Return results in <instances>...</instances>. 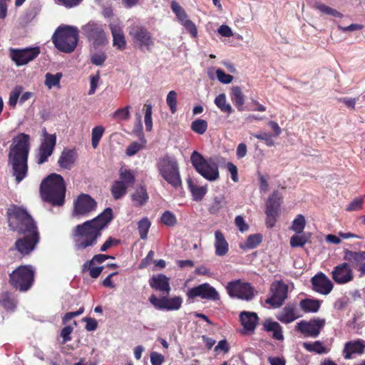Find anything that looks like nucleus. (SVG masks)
Masks as SVG:
<instances>
[{
  "label": "nucleus",
  "instance_id": "nucleus-23",
  "mask_svg": "<svg viewBox=\"0 0 365 365\" xmlns=\"http://www.w3.org/2000/svg\"><path fill=\"white\" fill-rule=\"evenodd\" d=\"M109 27L113 36V46L120 50H124L126 47V41L122 27L116 24H110Z\"/></svg>",
  "mask_w": 365,
  "mask_h": 365
},
{
  "label": "nucleus",
  "instance_id": "nucleus-54",
  "mask_svg": "<svg viewBox=\"0 0 365 365\" xmlns=\"http://www.w3.org/2000/svg\"><path fill=\"white\" fill-rule=\"evenodd\" d=\"M253 136L258 140H263L269 147L274 145L273 135L269 133L260 131L257 133L253 134Z\"/></svg>",
  "mask_w": 365,
  "mask_h": 365
},
{
  "label": "nucleus",
  "instance_id": "nucleus-64",
  "mask_svg": "<svg viewBox=\"0 0 365 365\" xmlns=\"http://www.w3.org/2000/svg\"><path fill=\"white\" fill-rule=\"evenodd\" d=\"M1 305L6 310L14 311L16 307V303L14 300L5 297L0 302Z\"/></svg>",
  "mask_w": 365,
  "mask_h": 365
},
{
  "label": "nucleus",
  "instance_id": "nucleus-58",
  "mask_svg": "<svg viewBox=\"0 0 365 365\" xmlns=\"http://www.w3.org/2000/svg\"><path fill=\"white\" fill-rule=\"evenodd\" d=\"M161 220L165 225L168 226H173L177 222L175 215L170 211H165L162 215Z\"/></svg>",
  "mask_w": 365,
  "mask_h": 365
},
{
  "label": "nucleus",
  "instance_id": "nucleus-47",
  "mask_svg": "<svg viewBox=\"0 0 365 365\" xmlns=\"http://www.w3.org/2000/svg\"><path fill=\"white\" fill-rule=\"evenodd\" d=\"M119 175L120 178V181L125 182L128 187L133 184L135 182V176L133 172L130 170L126 168H120L119 170Z\"/></svg>",
  "mask_w": 365,
  "mask_h": 365
},
{
  "label": "nucleus",
  "instance_id": "nucleus-31",
  "mask_svg": "<svg viewBox=\"0 0 365 365\" xmlns=\"http://www.w3.org/2000/svg\"><path fill=\"white\" fill-rule=\"evenodd\" d=\"M131 199L135 206H142L148 200V195L144 187H138L131 195Z\"/></svg>",
  "mask_w": 365,
  "mask_h": 365
},
{
  "label": "nucleus",
  "instance_id": "nucleus-27",
  "mask_svg": "<svg viewBox=\"0 0 365 365\" xmlns=\"http://www.w3.org/2000/svg\"><path fill=\"white\" fill-rule=\"evenodd\" d=\"M215 255L220 257L227 255L229 245L220 230L215 232Z\"/></svg>",
  "mask_w": 365,
  "mask_h": 365
},
{
  "label": "nucleus",
  "instance_id": "nucleus-62",
  "mask_svg": "<svg viewBox=\"0 0 365 365\" xmlns=\"http://www.w3.org/2000/svg\"><path fill=\"white\" fill-rule=\"evenodd\" d=\"M164 359L163 355L160 353L153 351L150 354V362L152 365H162Z\"/></svg>",
  "mask_w": 365,
  "mask_h": 365
},
{
  "label": "nucleus",
  "instance_id": "nucleus-30",
  "mask_svg": "<svg viewBox=\"0 0 365 365\" xmlns=\"http://www.w3.org/2000/svg\"><path fill=\"white\" fill-rule=\"evenodd\" d=\"M294 307L287 305L277 315L278 320L284 324H289L299 318Z\"/></svg>",
  "mask_w": 365,
  "mask_h": 365
},
{
  "label": "nucleus",
  "instance_id": "nucleus-60",
  "mask_svg": "<svg viewBox=\"0 0 365 365\" xmlns=\"http://www.w3.org/2000/svg\"><path fill=\"white\" fill-rule=\"evenodd\" d=\"M135 116L136 123L134 125L133 132L137 137H138L140 139V138H144L143 133V124L141 122V115L140 113H136Z\"/></svg>",
  "mask_w": 365,
  "mask_h": 365
},
{
  "label": "nucleus",
  "instance_id": "nucleus-5",
  "mask_svg": "<svg viewBox=\"0 0 365 365\" xmlns=\"http://www.w3.org/2000/svg\"><path fill=\"white\" fill-rule=\"evenodd\" d=\"M156 167L160 176L175 189L182 186L179 164L174 156L165 155L158 158Z\"/></svg>",
  "mask_w": 365,
  "mask_h": 365
},
{
  "label": "nucleus",
  "instance_id": "nucleus-49",
  "mask_svg": "<svg viewBox=\"0 0 365 365\" xmlns=\"http://www.w3.org/2000/svg\"><path fill=\"white\" fill-rule=\"evenodd\" d=\"M262 237L259 234L250 235L246 243L244 245H241L240 247L243 249H253L262 242Z\"/></svg>",
  "mask_w": 365,
  "mask_h": 365
},
{
  "label": "nucleus",
  "instance_id": "nucleus-46",
  "mask_svg": "<svg viewBox=\"0 0 365 365\" xmlns=\"http://www.w3.org/2000/svg\"><path fill=\"white\" fill-rule=\"evenodd\" d=\"M190 127L194 133L202 135L206 132L208 124L205 120L197 119L192 122Z\"/></svg>",
  "mask_w": 365,
  "mask_h": 365
},
{
  "label": "nucleus",
  "instance_id": "nucleus-15",
  "mask_svg": "<svg viewBox=\"0 0 365 365\" xmlns=\"http://www.w3.org/2000/svg\"><path fill=\"white\" fill-rule=\"evenodd\" d=\"M325 319L316 318L309 321L302 320L297 324L296 329L304 336L317 338L325 326Z\"/></svg>",
  "mask_w": 365,
  "mask_h": 365
},
{
  "label": "nucleus",
  "instance_id": "nucleus-41",
  "mask_svg": "<svg viewBox=\"0 0 365 365\" xmlns=\"http://www.w3.org/2000/svg\"><path fill=\"white\" fill-rule=\"evenodd\" d=\"M145 138H140V142H133L126 148L125 154L129 157L135 155L145 147Z\"/></svg>",
  "mask_w": 365,
  "mask_h": 365
},
{
  "label": "nucleus",
  "instance_id": "nucleus-6",
  "mask_svg": "<svg viewBox=\"0 0 365 365\" xmlns=\"http://www.w3.org/2000/svg\"><path fill=\"white\" fill-rule=\"evenodd\" d=\"M52 42L60 51L71 53L78 42V29L73 26H60L52 36Z\"/></svg>",
  "mask_w": 365,
  "mask_h": 365
},
{
  "label": "nucleus",
  "instance_id": "nucleus-36",
  "mask_svg": "<svg viewBox=\"0 0 365 365\" xmlns=\"http://www.w3.org/2000/svg\"><path fill=\"white\" fill-rule=\"evenodd\" d=\"M188 187L192 193L193 200L195 201H200L207 192L206 186L196 185L191 180L188 181Z\"/></svg>",
  "mask_w": 365,
  "mask_h": 365
},
{
  "label": "nucleus",
  "instance_id": "nucleus-57",
  "mask_svg": "<svg viewBox=\"0 0 365 365\" xmlns=\"http://www.w3.org/2000/svg\"><path fill=\"white\" fill-rule=\"evenodd\" d=\"M364 199L356 197L346 207V210L349 212L360 210L363 207Z\"/></svg>",
  "mask_w": 365,
  "mask_h": 365
},
{
  "label": "nucleus",
  "instance_id": "nucleus-29",
  "mask_svg": "<svg viewBox=\"0 0 365 365\" xmlns=\"http://www.w3.org/2000/svg\"><path fill=\"white\" fill-rule=\"evenodd\" d=\"M364 348L365 344L361 340L347 342L344 349L345 359H351L353 354L363 353Z\"/></svg>",
  "mask_w": 365,
  "mask_h": 365
},
{
  "label": "nucleus",
  "instance_id": "nucleus-39",
  "mask_svg": "<svg viewBox=\"0 0 365 365\" xmlns=\"http://www.w3.org/2000/svg\"><path fill=\"white\" fill-rule=\"evenodd\" d=\"M313 7L323 14L332 16L336 18H341L342 16V14L339 11L325 5L322 1H317Z\"/></svg>",
  "mask_w": 365,
  "mask_h": 365
},
{
  "label": "nucleus",
  "instance_id": "nucleus-43",
  "mask_svg": "<svg viewBox=\"0 0 365 365\" xmlns=\"http://www.w3.org/2000/svg\"><path fill=\"white\" fill-rule=\"evenodd\" d=\"M62 78L61 73H57L56 74H51L50 73H47L45 75V85L48 88L51 89L53 87H59L60 86V80Z\"/></svg>",
  "mask_w": 365,
  "mask_h": 365
},
{
  "label": "nucleus",
  "instance_id": "nucleus-34",
  "mask_svg": "<svg viewBox=\"0 0 365 365\" xmlns=\"http://www.w3.org/2000/svg\"><path fill=\"white\" fill-rule=\"evenodd\" d=\"M303 347L309 352H315L319 354H327L329 349L323 345V343L320 341H316L314 342H304L302 344Z\"/></svg>",
  "mask_w": 365,
  "mask_h": 365
},
{
  "label": "nucleus",
  "instance_id": "nucleus-42",
  "mask_svg": "<svg viewBox=\"0 0 365 365\" xmlns=\"http://www.w3.org/2000/svg\"><path fill=\"white\" fill-rule=\"evenodd\" d=\"M306 225V220L303 215L299 214L292 221L290 226V230L294 232L296 234L302 233Z\"/></svg>",
  "mask_w": 365,
  "mask_h": 365
},
{
  "label": "nucleus",
  "instance_id": "nucleus-1",
  "mask_svg": "<svg viewBox=\"0 0 365 365\" xmlns=\"http://www.w3.org/2000/svg\"><path fill=\"white\" fill-rule=\"evenodd\" d=\"M9 227L14 231L25 235L16 240V248L21 254L28 255L35 249L39 241L37 227L31 215L21 207H14L9 210Z\"/></svg>",
  "mask_w": 365,
  "mask_h": 365
},
{
  "label": "nucleus",
  "instance_id": "nucleus-28",
  "mask_svg": "<svg viewBox=\"0 0 365 365\" xmlns=\"http://www.w3.org/2000/svg\"><path fill=\"white\" fill-rule=\"evenodd\" d=\"M264 329L268 332L272 333V338L279 341L284 339L282 327L277 322L270 319H267L263 323Z\"/></svg>",
  "mask_w": 365,
  "mask_h": 365
},
{
  "label": "nucleus",
  "instance_id": "nucleus-19",
  "mask_svg": "<svg viewBox=\"0 0 365 365\" xmlns=\"http://www.w3.org/2000/svg\"><path fill=\"white\" fill-rule=\"evenodd\" d=\"M172 9L175 14L178 22L185 28V29L195 38L197 36V29L195 24L189 19L184 9L176 2L173 1Z\"/></svg>",
  "mask_w": 365,
  "mask_h": 365
},
{
  "label": "nucleus",
  "instance_id": "nucleus-26",
  "mask_svg": "<svg viewBox=\"0 0 365 365\" xmlns=\"http://www.w3.org/2000/svg\"><path fill=\"white\" fill-rule=\"evenodd\" d=\"M76 158V153L73 150H63L58 158V163L63 169L70 170Z\"/></svg>",
  "mask_w": 365,
  "mask_h": 365
},
{
  "label": "nucleus",
  "instance_id": "nucleus-21",
  "mask_svg": "<svg viewBox=\"0 0 365 365\" xmlns=\"http://www.w3.org/2000/svg\"><path fill=\"white\" fill-rule=\"evenodd\" d=\"M313 289L324 295L329 294L333 289V283L322 272L317 274L312 278Z\"/></svg>",
  "mask_w": 365,
  "mask_h": 365
},
{
  "label": "nucleus",
  "instance_id": "nucleus-59",
  "mask_svg": "<svg viewBox=\"0 0 365 365\" xmlns=\"http://www.w3.org/2000/svg\"><path fill=\"white\" fill-rule=\"evenodd\" d=\"M217 78L218 81L224 84L230 83L233 80V76L230 74L225 73L222 69L217 68L215 71Z\"/></svg>",
  "mask_w": 365,
  "mask_h": 365
},
{
  "label": "nucleus",
  "instance_id": "nucleus-37",
  "mask_svg": "<svg viewBox=\"0 0 365 365\" xmlns=\"http://www.w3.org/2000/svg\"><path fill=\"white\" fill-rule=\"evenodd\" d=\"M227 205V202L223 195H218L213 198V200L210 205L209 211L212 214H215L220 210L225 208Z\"/></svg>",
  "mask_w": 365,
  "mask_h": 365
},
{
  "label": "nucleus",
  "instance_id": "nucleus-40",
  "mask_svg": "<svg viewBox=\"0 0 365 365\" xmlns=\"http://www.w3.org/2000/svg\"><path fill=\"white\" fill-rule=\"evenodd\" d=\"M309 234H297L291 237L290 238V246L292 247H302L309 241Z\"/></svg>",
  "mask_w": 365,
  "mask_h": 365
},
{
  "label": "nucleus",
  "instance_id": "nucleus-50",
  "mask_svg": "<svg viewBox=\"0 0 365 365\" xmlns=\"http://www.w3.org/2000/svg\"><path fill=\"white\" fill-rule=\"evenodd\" d=\"M130 106H127L124 108H120L117 109L113 113V118L117 120H127L129 119L130 116Z\"/></svg>",
  "mask_w": 365,
  "mask_h": 365
},
{
  "label": "nucleus",
  "instance_id": "nucleus-33",
  "mask_svg": "<svg viewBox=\"0 0 365 365\" xmlns=\"http://www.w3.org/2000/svg\"><path fill=\"white\" fill-rule=\"evenodd\" d=\"M321 301L314 299H305L300 302V307L305 312H317L321 306Z\"/></svg>",
  "mask_w": 365,
  "mask_h": 365
},
{
  "label": "nucleus",
  "instance_id": "nucleus-38",
  "mask_svg": "<svg viewBox=\"0 0 365 365\" xmlns=\"http://www.w3.org/2000/svg\"><path fill=\"white\" fill-rule=\"evenodd\" d=\"M214 103L215 106L220 109L221 111L224 113H227V114H230L232 113L233 109L230 103H227V98L225 93H221L218 95Z\"/></svg>",
  "mask_w": 365,
  "mask_h": 365
},
{
  "label": "nucleus",
  "instance_id": "nucleus-61",
  "mask_svg": "<svg viewBox=\"0 0 365 365\" xmlns=\"http://www.w3.org/2000/svg\"><path fill=\"white\" fill-rule=\"evenodd\" d=\"M149 302L158 309H164L165 308V297L159 299L155 295L152 294L149 297Z\"/></svg>",
  "mask_w": 365,
  "mask_h": 365
},
{
  "label": "nucleus",
  "instance_id": "nucleus-56",
  "mask_svg": "<svg viewBox=\"0 0 365 365\" xmlns=\"http://www.w3.org/2000/svg\"><path fill=\"white\" fill-rule=\"evenodd\" d=\"M107 259H108V255L101 254L96 255L91 261H88L83 264L82 270L83 272H86V269L90 268L94 261L97 262L98 263H102Z\"/></svg>",
  "mask_w": 365,
  "mask_h": 365
},
{
  "label": "nucleus",
  "instance_id": "nucleus-24",
  "mask_svg": "<svg viewBox=\"0 0 365 365\" xmlns=\"http://www.w3.org/2000/svg\"><path fill=\"white\" fill-rule=\"evenodd\" d=\"M149 284L153 289L160 292L168 294L170 291L169 278L162 274L153 276L149 281Z\"/></svg>",
  "mask_w": 365,
  "mask_h": 365
},
{
  "label": "nucleus",
  "instance_id": "nucleus-48",
  "mask_svg": "<svg viewBox=\"0 0 365 365\" xmlns=\"http://www.w3.org/2000/svg\"><path fill=\"white\" fill-rule=\"evenodd\" d=\"M23 87L21 86H15L9 94V98L8 104L12 108H14L16 106L18 99L20 98V96L22 93Z\"/></svg>",
  "mask_w": 365,
  "mask_h": 365
},
{
  "label": "nucleus",
  "instance_id": "nucleus-22",
  "mask_svg": "<svg viewBox=\"0 0 365 365\" xmlns=\"http://www.w3.org/2000/svg\"><path fill=\"white\" fill-rule=\"evenodd\" d=\"M279 202L280 197L277 192H274L268 199L265 212L267 216V225L269 227H272L274 224Z\"/></svg>",
  "mask_w": 365,
  "mask_h": 365
},
{
  "label": "nucleus",
  "instance_id": "nucleus-8",
  "mask_svg": "<svg viewBox=\"0 0 365 365\" xmlns=\"http://www.w3.org/2000/svg\"><path fill=\"white\" fill-rule=\"evenodd\" d=\"M128 34L135 48L143 52H151L155 46V41L152 34L146 28L139 25H133L128 28Z\"/></svg>",
  "mask_w": 365,
  "mask_h": 365
},
{
  "label": "nucleus",
  "instance_id": "nucleus-16",
  "mask_svg": "<svg viewBox=\"0 0 365 365\" xmlns=\"http://www.w3.org/2000/svg\"><path fill=\"white\" fill-rule=\"evenodd\" d=\"M56 144V136L55 134H48L46 130H43V139L41 141L37 155V163L43 164L48 160L52 155Z\"/></svg>",
  "mask_w": 365,
  "mask_h": 365
},
{
  "label": "nucleus",
  "instance_id": "nucleus-10",
  "mask_svg": "<svg viewBox=\"0 0 365 365\" xmlns=\"http://www.w3.org/2000/svg\"><path fill=\"white\" fill-rule=\"evenodd\" d=\"M81 31L83 34L94 46H103L107 43L108 37L101 24L90 21L82 26Z\"/></svg>",
  "mask_w": 365,
  "mask_h": 365
},
{
  "label": "nucleus",
  "instance_id": "nucleus-9",
  "mask_svg": "<svg viewBox=\"0 0 365 365\" xmlns=\"http://www.w3.org/2000/svg\"><path fill=\"white\" fill-rule=\"evenodd\" d=\"M34 270L30 265H21L10 274V282L20 291H27L34 282Z\"/></svg>",
  "mask_w": 365,
  "mask_h": 365
},
{
  "label": "nucleus",
  "instance_id": "nucleus-25",
  "mask_svg": "<svg viewBox=\"0 0 365 365\" xmlns=\"http://www.w3.org/2000/svg\"><path fill=\"white\" fill-rule=\"evenodd\" d=\"M240 319L242 327L247 331H254L258 322L257 314L251 312H242L240 314Z\"/></svg>",
  "mask_w": 365,
  "mask_h": 365
},
{
  "label": "nucleus",
  "instance_id": "nucleus-18",
  "mask_svg": "<svg viewBox=\"0 0 365 365\" xmlns=\"http://www.w3.org/2000/svg\"><path fill=\"white\" fill-rule=\"evenodd\" d=\"M344 259L348 262L361 275H365V251H352L344 249Z\"/></svg>",
  "mask_w": 365,
  "mask_h": 365
},
{
  "label": "nucleus",
  "instance_id": "nucleus-52",
  "mask_svg": "<svg viewBox=\"0 0 365 365\" xmlns=\"http://www.w3.org/2000/svg\"><path fill=\"white\" fill-rule=\"evenodd\" d=\"M166 103L170 112L174 114L177 111V93L175 91H170L168 93Z\"/></svg>",
  "mask_w": 365,
  "mask_h": 365
},
{
  "label": "nucleus",
  "instance_id": "nucleus-45",
  "mask_svg": "<svg viewBox=\"0 0 365 365\" xmlns=\"http://www.w3.org/2000/svg\"><path fill=\"white\" fill-rule=\"evenodd\" d=\"M105 132V128L102 125H98L92 129L91 144L93 148H96Z\"/></svg>",
  "mask_w": 365,
  "mask_h": 365
},
{
  "label": "nucleus",
  "instance_id": "nucleus-44",
  "mask_svg": "<svg viewBox=\"0 0 365 365\" xmlns=\"http://www.w3.org/2000/svg\"><path fill=\"white\" fill-rule=\"evenodd\" d=\"M182 299L180 297H174L173 298L165 297V310L172 311L178 310L182 305Z\"/></svg>",
  "mask_w": 365,
  "mask_h": 365
},
{
  "label": "nucleus",
  "instance_id": "nucleus-20",
  "mask_svg": "<svg viewBox=\"0 0 365 365\" xmlns=\"http://www.w3.org/2000/svg\"><path fill=\"white\" fill-rule=\"evenodd\" d=\"M351 264L348 262H343L336 266L331 272L332 279L335 282L343 284L351 282L354 278Z\"/></svg>",
  "mask_w": 365,
  "mask_h": 365
},
{
  "label": "nucleus",
  "instance_id": "nucleus-17",
  "mask_svg": "<svg viewBox=\"0 0 365 365\" xmlns=\"http://www.w3.org/2000/svg\"><path fill=\"white\" fill-rule=\"evenodd\" d=\"M187 297L191 299L199 297L203 299L212 301L220 299L218 292L208 283H204L189 289Z\"/></svg>",
  "mask_w": 365,
  "mask_h": 365
},
{
  "label": "nucleus",
  "instance_id": "nucleus-2",
  "mask_svg": "<svg viewBox=\"0 0 365 365\" xmlns=\"http://www.w3.org/2000/svg\"><path fill=\"white\" fill-rule=\"evenodd\" d=\"M113 219V210L106 208L101 214L91 220L78 225L75 228L74 242L77 250H83L96 243L101 231Z\"/></svg>",
  "mask_w": 365,
  "mask_h": 365
},
{
  "label": "nucleus",
  "instance_id": "nucleus-14",
  "mask_svg": "<svg viewBox=\"0 0 365 365\" xmlns=\"http://www.w3.org/2000/svg\"><path fill=\"white\" fill-rule=\"evenodd\" d=\"M10 57L17 66L27 64L40 53L39 47H28L23 49L11 48Z\"/></svg>",
  "mask_w": 365,
  "mask_h": 365
},
{
  "label": "nucleus",
  "instance_id": "nucleus-55",
  "mask_svg": "<svg viewBox=\"0 0 365 365\" xmlns=\"http://www.w3.org/2000/svg\"><path fill=\"white\" fill-rule=\"evenodd\" d=\"M106 54L103 51H97L91 56V61L96 66H102L106 60Z\"/></svg>",
  "mask_w": 365,
  "mask_h": 365
},
{
  "label": "nucleus",
  "instance_id": "nucleus-32",
  "mask_svg": "<svg viewBox=\"0 0 365 365\" xmlns=\"http://www.w3.org/2000/svg\"><path fill=\"white\" fill-rule=\"evenodd\" d=\"M231 100L239 110H242L245 103V96L239 86H234L231 89Z\"/></svg>",
  "mask_w": 365,
  "mask_h": 365
},
{
  "label": "nucleus",
  "instance_id": "nucleus-7",
  "mask_svg": "<svg viewBox=\"0 0 365 365\" xmlns=\"http://www.w3.org/2000/svg\"><path fill=\"white\" fill-rule=\"evenodd\" d=\"M190 161L196 171L206 180L213 182L219 179L218 165L212 158L205 159L197 151H193L190 156Z\"/></svg>",
  "mask_w": 365,
  "mask_h": 365
},
{
  "label": "nucleus",
  "instance_id": "nucleus-53",
  "mask_svg": "<svg viewBox=\"0 0 365 365\" xmlns=\"http://www.w3.org/2000/svg\"><path fill=\"white\" fill-rule=\"evenodd\" d=\"M152 106L150 104H146L145 106V125L147 131H150L153 128V120H152Z\"/></svg>",
  "mask_w": 365,
  "mask_h": 365
},
{
  "label": "nucleus",
  "instance_id": "nucleus-63",
  "mask_svg": "<svg viewBox=\"0 0 365 365\" xmlns=\"http://www.w3.org/2000/svg\"><path fill=\"white\" fill-rule=\"evenodd\" d=\"M73 332V328L70 326L65 327L62 329L61 336L63 339V343H66L71 340V334Z\"/></svg>",
  "mask_w": 365,
  "mask_h": 365
},
{
  "label": "nucleus",
  "instance_id": "nucleus-3",
  "mask_svg": "<svg viewBox=\"0 0 365 365\" xmlns=\"http://www.w3.org/2000/svg\"><path fill=\"white\" fill-rule=\"evenodd\" d=\"M29 150L30 136L28 134L21 133L13 138L8 158L17 182L23 180L27 175Z\"/></svg>",
  "mask_w": 365,
  "mask_h": 365
},
{
  "label": "nucleus",
  "instance_id": "nucleus-13",
  "mask_svg": "<svg viewBox=\"0 0 365 365\" xmlns=\"http://www.w3.org/2000/svg\"><path fill=\"white\" fill-rule=\"evenodd\" d=\"M228 294L231 297H237L246 301L251 300L254 297L253 288L249 283L241 280L228 282L226 287Z\"/></svg>",
  "mask_w": 365,
  "mask_h": 365
},
{
  "label": "nucleus",
  "instance_id": "nucleus-11",
  "mask_svg": "<svg viewBox=\"0 0 365 365\" xmlns=\"http://www.w3.org/2000/svg\"><path fill=\"white\" fill-rule=\"evenodd\" d=\"M96 207L97 202L93 198L88 194H81L73 201L71 215L76 218L88 217Z\"/></svg>",
  "mask_w": 365,
  "mask_h": 365
},
{
  "label": "nucleus",
  "instance_id": "nucleus-4",
  "mask_svg": "<svg viewBox=\"0 0 365 365\" xmlns=\"http://www.w3.org/2000/svg\"><path fill=\"white\" fill-rule=\"evenodd\" d=\"M65 192L66 185L61 175L53 173L41 182V197L53 205L59 206L64 203Z\"/></svg>",
  "mask_w": 365,
  "mask_h": 365
},
{
  "label": "nucleus",
  "instance_id": "nucleus-35",
  "mask_svg": "<svg viewBox=\"0 0 365 365\" xmlns=\"http://www.w3.org/2000/svg\"><path fill=\"white\" fill-rule=\"evenodd\" d=\"M128 186L123 181H115L111 187V193L114 199L118 200L123 197L127 192Z\"/></svg>",
  "mask_w": 365,
  "mask_h": 365
},
{
  "label": "nucleus",
  "instance_id": "nucleus-51",
  "mask_svg": "<svg viewBox=\"0 0 365 365\" xmlns=\"http://www.w3.org/2000/svg\"><path fill=\"white\" fill-rule=\"evenodd\" d=\"M150 227V222L148 218L145 217L138 222V231L140 238L145 240L148 237V233Z\"/></svg>",
  "mask_w": 365,
  "mask_h": 365
},
{
  "label": "nucleus",
  "instance_id": "nucleus-12",
  "mask_svg": "<svg viewBox=\"0 0 365 365\" xmlns=\"http://www.w3.org/2000/svg\"><path fill=\"white\" fill-rule=\"evenodd\" d=\"M289 286L282 281H275L270 287V297L265 302L273 308L280 307L287 298Z\"/></svg>",
  "mask_w": 365,
  "mask_h": 365
}]
</instances>
